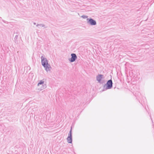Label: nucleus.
Returning a JSON list of instances; mask_svg holds the SVG:
<instances>
[{
	"instance_id": "nucleus-4",
	"label": "nucleus",
	"mask_w": 154,
	"mask_h": 154,
	"mask_svg": "<svg viewBox=\"0 0 154 154\" xmlns=\"http://www.w3.org/2000/svg\"><path fill=\"white\" fill-rule=\"evenodd\" d=\"M87 21L88 24H89L92 26H94L96 25L97 24L96 21L92 18H87Z\"/></svg>"
},
{
	"instance_id": "nucleus-3",
	"label": "nucleus",
	"mask_w": 154,
	"mask_h": 154,
	"mask_svg": "<svg viewBox=\"0 0 154 154\" xmlns=\"http://www.w3.org/2000/svg\"><path fill=\"white\" fill-rule=\"evenodd\" d=\"M44 79H43V80H41L39 81V82L38 84V86L40 85H42V87L41 88L38 89V90H42L46 88L47 87L46 85L44 84V81H43Z\"/></svg>"
},
{
	"instance_id": "nucleus-11",
	"label": "nucleus",
	"mask_w": 154,
	"mask_h": 154,
	"mask_svg": "<svg viewBox=\"0 0 154 154\" xmlns=\"http://www.w3.org/2000/svg\"><path fill=\"white\" fill-rule=\"evenodd\" d=\"M18 35H16L15 37V38H14V39L15 40H17L18 38Z\"/></svg>"
},
{
	"instance_id": "nucleus-1",
	"label": "nucleus",
	"mask_w": 154,
	"mask_h": 154,
	"mask_svg": "<svg viewBox=\"0 0 154 154\" xmlns=\"http://www.w3.org/2000/svg\"><path fill=\"white\" fill-rule=\"evenodd\" d=\"M48 61L47 59L44 58L42 56L41 57V62L42 66L45 68V69L47 72H48L50 70V69L51 68L50 64L48 63Z\"/></svg>"
},
{
	"instance_id": "nucleus-8",
	"label": "nucleus",
	"mask_w": 154,
	"mask_h": 154,
	"mask_svg": "<svg viewBox=\"0 0 154 154\" xmlns=\"http://www.w3.org/2000/svg\"><path fill=\"white\" fill-rule=\"evenodd\" d=\"M68 136H72V128L71 127V129L69 131V132L68 134Z\"/></svg>"
},
{
	"instance_id": "nucleus-9",
	"label": "nucleus",
	"mask_w": 154,
	"mask_h": 154,
	"mask_svg": "<svg viewBox=\"0 0 154 154\" xmlns=\"http://www.w3.org/2000/svg\"><path fill=\"white\" fill-rule=\"evenodd\" d=\"M81 17L84 19H85L87 18L88 16L85 15H83L81 16Z\"/></svg>"
},
{
	"instance_id": "nucleus-7",
	"label": "nucleus",
	"mask_w": 154,
	"mask_h": 154,
	"mask_svg": "<svg viewBox=\"0 0 154 154\" xmlns=\"http://www.w3.org/2000/svg\"><path fill=\"white\" fill-rule=\"evenodd\" d=\"M67 140L68 143H72V136H68Z\"/></svg>"
},
{
	"instance_id": "nucleus-13",
	"label": "nucleus",
	"mask_w": 154,
	"mask_h": 154,
	"mask_svg": "<svg viewBox=\"0 0 154 154\" xmlns=\"http://www.w3.org/2000/svg\"><path fill=\"white\" fill-rule=\"evenodd\" d=\"M34 23V25H35L36 24V23Z\"/></svg>"
},
{
	"instance_id": "nucleus-6",
	"label": "nucleus",
	"mask_w": 154,
	"mask_h": 154,
	"mask_svg": "<svg viewBox=\"0 0 154 154\" xmlns=\"http://www.w3.org/2000/svg\"><path fill=\"white\" fill-rule=\"evenodd\" d=\"M71 58L69 59V60L71 62L75 61L77 59V57L76 54L74 53L71 54Z\"/></svg>"
},
{
	"instance_id": "nucleus-5",
	"label": "nucleus",
	"mask_w": 154,
	"mask_h": 154,
	"mask_svg": "<svg viewBox=\"0 0 154 154\" xmlns=\"http://www.w3.org/2000/svg\"><path fill=\"white\" fill-rule=\"evenodd\" d=\"M104 75L102 74H99L96 77V79L100 84H103L104 82L103 80L102 81V79L103 78Z\"/></svg>"
},
{
	"instance_id": "nucleus-2",
	"label": "nucleus",
	"mask_w": 154,
	"mask_h": 154,
	"mask_svg": "<svg viewBox=\"0 0 154 154\" xmlns=\"http://www.w3.org/2000/svg\"><path fill=\"white\" fill-rule=\"evenodd\" d=\"M112 82L111 79L108 80L106 84L103 86L104 90H107L111 88L112 87Z\"/></svg>"
},
{
	"instance_id": "nucleus-10",
	"label": "nucleus",
	"mask_w": 154,
	"mask_h": 154,
	"mask_svg": "<svg viewBox=\"0 0 154 154\" xmlns=\"http://www.w3.org/2000/svg\"><path fill=\"white\" fill-rule=\"evenodd\" d=\"M41 26L42 27H44L45 25L44 24H38L37 25H36V26Z\"/></svg>"
},
{
	"instance_id": "nucleus-14",
	"label": "nucleus",
	"mask_w": 154,
	"mask_h": 154,
	"mask_svg": "<svg viewBox=\"0 0 154 154\" xmlns=\"http://www.w3.org/2000/svg\"><path fill=\"white\" fill-rule=\"evenodd\" d=\"M151 120H152V118H151Z\"/></svg>"
},
{
	"instance_id": "nucleus-12",
	"label": "nucleus",
	"mask_w": 154,
	"mask_h": 154,
	"mask_svg": "<svg viewBox=\"0 0 154 154\" xmlns=\"http://www.w3.org/2000/svg\"><path fill=\"white\" fill-rule=\"evenodd\" d=\"M2 21L5 23H6L7 22V21H6L5 20H2Z\"/></svg>"
}]
</instances>
